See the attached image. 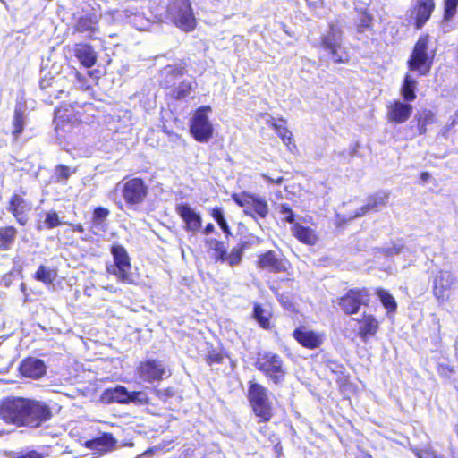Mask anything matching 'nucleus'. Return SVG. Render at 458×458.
I'll return each instance as SVG.
<instances>
[{
	"mask_svg": "<svg viewBox=\"0 0 458 458\" xmlns=\"http://www.w3.org/2000/svg\"><path fill=\"white\" fill-rule=\"evenodd\" d=\"M51 416L49 406L40 401L8 397L0 402V419L17 427L38 428Z\"/></svg>",
	"mask_w": 458,
	"mask_h": 458,
	"instance_id": "nucleus-1",
	"label": "nucleus"
},
{
	"mask_svg": "<svg viewBox=\"0 0 458 458\" xmlns=\"http://www.w3.org/2000/svg\"><path fill=\"white\" fill-rule=\"evenodd\" d=\"M111 254L114 258V264L106 266L107 273L114 275L121 283L136 284V278L131 273V260L126 250L121 245L113 244Z\"/></svg>",
	"mask_w": 458,
	"mask_h": 458,
	"instance_id": "nucleus-2",
	"label": "nucleus"
},
{
	"mask_svg": "<svg viewBox=\"0 0 458 458\" xmlns=\"http://www.w3.org/2000/svg\"><path fill=\"white\" fill-rule=\"evenodd\" d=\"M428 36L420 37L408 61L409 69L417 72L420 76L429 72L435 57V52L428 48Z\"/></svg>",
	"mask_w": 458,
	"mask_h": 458,
	"instance_id": "nucleus-3",
	"label": "nucleus"
},
{
	"mask_svg": "<svg viewBox=\"0 0 458 458\" xmlns=\"http://www.w3.org/2000/svg\"><path fill=\"white\" fill-rule=\"evenodd\" d=\"M321 46L335 63L344 64L349 61L350 55L343 46V31L339 25H330L328 32L321 38Z\"/></svg>",
	"mask_w": 458,
	"mask_h": 458,
	"instance_id": "nucleus-4",
	"label": "nucleus"
},
{
	"mask_svg": "<svg viewBox=\"0 0 458 458\" xmlns=\"http://www.w3.org/2000/svg\"><path fill=\"white\" fill-rule=\"evenodd\" d=\"M174 25L184 32L193 31L197 21L189 0H174L168 8Z\"/></svg>",
	"mask_w": 458,
	"mask_h": 458,
	"instance_id": "nucleus-5",
	"label": "nucleus"
},
{
	"mask_svg": "<svg viewBox=\"0 0 458 458\" xmlns=\"http://www.w3.org/2000/svg\"><path fill=\"white\" fill-rule=\"evenodd\" d=\"M257 369L262 371L275 384L284 381L285 369L281 357L271 352L259 353L256 360Z\"/></svg>",
	"mask_w": 458,
	"mask_h": 458,
	"instance_id": "nucleus-6",
	"label": "nucleus"
},
{
	"mask_svg": "<svg viewBox=\"0 0 458 458\" xmlns=\"http://www.w3.org/2000/svg\"><path fill=\"white\" fill-rule=\"evenodd\" d=\"M249 398L259 422L268 421L272 417V411L267 389L259 384L252 383L249 388Z\"/></svg>",
	"mask_w": 458,
	"mask_h": 458,
	"instance_id": "nucleus-7",
	"label": "nucleus"
},
{
	"mask_svg": "<svg viewBox=\"0 0 458 458\" xmlns=\"http://www.w3.org/2000/svg\"><path fill=\"white\" fill-rule=\"evenodd\" d=\"M171 375L170 369L161 360H147L140 362L136 369L137 377L145 383L160 381Z\"/></svg>",
	"mask_w": 458,
	"mask_h": 458,
	"instance_id": "nucleus-8",
	"label": "nucleus"
},
{
	"mask_svg": "<svg viewBox=\"0 0 458 458\" xmlns=\"http://www.w3.org/2000/svg\"><path fill=\"white\" fill-rule=\"evenodd\" d=\"M455 278L451 271L439 269L432 273V293L439 303L449 299Z\"/></svg>",
	"mask_w": 458,
	"mask_h": 458,
	"instance_id": "nucleus-9",
	"label": "nucleus"
},
{
	"mask_svg": "<svg viewBox=\"0 0 458 458\" xmlns=\"http://www.w3.org/2000/svg\"><path fill=\"white\" fill-rule=\"evenodd\" d=\"M210 111V106L199 107L192 117L191 132L198 141L207 142L212 137L213 127L207 115Z\"/></svg>",
	"mask_w": 458,
	"mask_h": 458,
	"instance_id": "nucleus-10",
	"label": "nucleus"
},
{
	"mask_svg": "<svg viewBox=\"0 0 458 458\" xmlns=\"http://www.w3.org/2000/svg\"><path fill=\"white\" fill-rule=\"evenodd\" d=\"M369 302V293L366 289H351L339 301L338 305L347 315L358 313L360 306H367Z\"/></svg>",
	"mask_w": 458,
	"mask_h": 458,
	"instance_id": "nucleus-11",
	"label": "nucleus"
},
{
	"mask_svg": "<svg viewBox=\"0 0 458 458\" xmlns=\"http://www.w3.org/2000/svg\"><path fill=\"white\" fill-rule=\"evenodd\" d=\"M232 198L235 203L243 208L246 215L253 218H256L255 215L260 218H265L268 214L267 203L261 198L249 194H233Z\"/></svg>",
	"mask_w": 458,
	"mask_h": 458,
	"instance_id": "nucleus-12",
	"label": "nucleus"
},
{
	"mask_svg": "<svg viewBox=\"0 0 458 458\" xmlns=\"http://www.w3.org/2000/svg\"><path fill=\"white\" fill-rule=\"evenodd\" d=\"M148 193V187L139 178L129 180L123 184V197L126 203L131 205L142 203Z\"/></svg>",
	"mask_w": 458,
	"mask_h": 458,
	"instance_id": "nucleus-13",
	"label": "nucleus"
},
{
	"mask_svg": "<svg viewBox=\"0 0 458 458\" xmlns=\"http://www.w3.org/2000/svg\"><path fill=\"white\" fill-rule=\"evenodd\" d=\"M386 118L389 122L403 123L411 116L413 106L410 102L400 99L391 101L386 106Z\"/></svg>",
	"mask_w": 458,
	"mask_h": 458,
	"instance_id": "nucleus-14",
	"label": "nucleus"
},
{
	"mask_svg": "<svg viewBox=\"0 0 458 458\" xmlns=\"http://www.w3.org/2000/svg\"><path fill=\"white\" fill-rule=\"evenodd\" d=\"M293 336L301 346L311 350L318 348L325 340L324 333L311 330L306 327L296 328Z\"/></svg>",
	"mask_w": 458,
	"mask_h": 458,
	"instance_id": "nucleus-15",
	"label": "nucleus"
},
{
	"mask_svg": "<svg viewBox=\"0 0 458 458\" xmlns=\"http://www.w3.org/2000/svg\"><path fill=\"white\" fill-rule=\"evenodd\" d=\"M176 212L185 223V229L192 234H196L201 228L202 218L199 213H197L188 204H179L176 206Z\"/></svg>",
	"mask_w": 458,
	"mask_h": 458,
	"instance_id": "nucleus-16",
	"label": "nucleus"
},
{
	"mask_svg": "<svg viewBox=\"0 0 458 458\" xmlns=\"http://www.w3.org/2000/svg\"><path fill=\"white\" fill-rule=\"evenodd\" d=\"M7 209L20 225H24L29 220L31 205L21 196L14 194L10 199Z\"/></svg>",
	"mask_w": 458,
	"mask_h": 458,
	"instance_id": "nucleus-17",
	"label": "nucleus"
},
{
	"mask_svg": "<svg viewBox=\"0 0 458 458\" xmlns=\"http://www.w3.org/2000/svg\"><path fill=\"white\" fill-rule=\"evenodd\" d=\"M358 323V336L367 342L369 337L377 335L379 329V322L372 314L363 313L360 318H353Z\"/></svg>",
	"mask_w": 458,
	"mask_h": 458,
	"instance_id": "nucleus-18",
	"label": "nucleus"
},
{
	"mask_svg": "<svg viewBox=\"0 0 458 458\" xmlns=\"http://www.w3.org/2000/svg\"><path fill=\"white\" fill-rule=\"evenodd\" d=\"M46 369L44 361L37 358H28L20 365L21 375L33 379H38L44 376Z\"/></svg>",
	"mask_w": 458,
	"mask_h": 458,
	"instance_id": "nucleus-19",
	"label": "nucleus"
},
{
	"mask_svg": "<svg viewBox=\"0 0 458 458\" xmlns=\"http://www.w3.org/2000/svg\"><path fill=\"white\" fill-rule=\"evenodd\" d=\"M258 266L260 268L267 269L275 273L285 271L286 269L284 261L279 259L272 250L259 256Z\"/></svg>",
	"mask_w": 458,
	"mask_h": 458,
	"instance_id": "nucleus-20",
	"label": "nucleus"
},
{
	"mask_svg": "<svg viewBox=\"0 0 458 458\" xmlns=\"http://www.w3.org/2000/svg\"><path fill=\"white\" fill-rule=\"evenodd\" d=\"M389 195L387 192H377L375 195L369 197L368 199L367 204L360 208L353 216H350V218L352 219L355 217L361 216L370 210H375L381 207H384L386 204Z\"/></svg>",
	"mask_w": 458,
	"mask_h": 458,
	"instance_id": "nucleus-21",
	"label": "nucleus"
},
{
	"mask_svg": "<svg viewBox=\"0 0 458 458\" xmlns=\"http://www.w3.org/2000/svg\"><path fill=\"white\" fill-rule=\"evenodd\" d=\"M73 51L75 56L83 66L90 68L96 64L97 54L91 46L88 44H77Z\"/></svg>",
	"mask_w": 458,
	"mask_h": 458,
	"instance_id": "nucleus-22",
	"label": "nucleus"
},
{
	"mask_svg": "<svg viewBox=\"0 0 458 458\" xmlns=\"http://www.w3.org/2000/svg\"><path fill=\"white\" fill-rule=\"evenodd\" d=\"M129 391L123 386H118L114 388L106 389L102 394V401L104 403H118L126 404L128 403Z\"/></svg>",
	"mask_w": 458,
	"mask_h": 458,
	"instance_id": "nucleus-23",
	"label": "nucleus"
},
{
	"mask_svg": "<svg viewBox=\"0 0 458 458\" xmlns=\"http://www.w3.org/2000/svg\"><path fill=\"white\" fill-rule=\"evenodd\" d=\"M435 7L433 0H419L416 9V27L420 29L430 18Z\"/></svg>",
	"mask_w": 458,
	"mask_h": 458,
	"instance_id": "nucleus-24",
	"label": "nucleus"
},
{
	"mask_svg": "<svg viewBox=\"0 0 458 458\" xmlns=\"http://www.w3.org/2000/svg\"><path fill=\"white\" fill-rule=\"evenodd\" d=\"M292 231L294 236L302 243L307 245H314L318 241V236L314 230L310 227L303 226L300 224L293 225Z\"/></svg>",
	"mask_w": 458,
	"mask_h": 458,
	"instance_id": "nucleus-25",
	"label": "nucleus"
},
{
	"mask_svg": "<svg viewBox=\"0 0 458 458\" xmlns=\"http://www.w3.org/2000/svg\"><path fill=\"white\" fill-rule=\"evenodd\" d=\"M418 82L411 74H406L400 89V94L405 102H412L416 99V89Z\"/></svg>",
	"mask_w": 458,
	"mask_h": 458,
	"instance_id": "nucleus-26",
	"label": "nucleus"
},
{
	"mask_svg": "<svg viewBox=\"0 0 458 458\" xmlns=\"http://www.w3.org/2000/svg\"><path fill=\"white\" fill-rule=\"evenodd\" d=\"M109 214L110 211L106 208L98 207L94 209L91 224L95 233L106 232L107 225L106 218Z\"/></svg>",
	"mask_w": 458,
	"mask_h": 458,
	"instance_id": "nucleus-27",
	"label": "nucleus"
},
{
	"mask_svg": "<svg viewBox=\"0 0 458 458\" xmlns=\"http://www.w3.org/2000/svg\"><path fill=\"white\" fill-rule=\"evenodd\" d=\"M417 249L415 244L395 243L393 248L389 249V255H402L406 260L412 262L416 257Z\"/></svg>",
	"mask_w": 458,
	"mask_h": 458,
	"instance_id": "nucleus-28",
	"label": "nucleus"
},
{
	"mask_svg": "<svg viewBox=\"0 0 458 458\" xmlns=\"http://www.w3.org/2000/svg\"><path fill=\"white\" fill-rule=\"evenodd\" d=\"M76 30L81 33H94L98 30V20L96 16H81L76 23Z\"/></svg>",
	"mask_w": 458,
	"mask_h": 458,
	"instance_id": "nucleus-29",
	"label": "nucleus"
},
{
	"mask_svg": "<svg viewBox=\"0 0 458 458\" xmlns=\"http://www.w3.org/2000/svg\"><path fill=\"white\" fill-rule=\"evenodd\" d=\"M115 442V439L111 434H103L100 437L89 442L88 446L100 452H105L113 447Z\"/></svg>",
	"mask_w": 458,
	"mask_h": 458,
	"instance_id": "nucleus-30",
	"label": "nucleus"
},
{
	"mask_svg": "<svg viewBox=\"0 0 458 458\" xmlns=\"http://www.w3.org/2000/svg\"><path fill=\"white\" fill-rule=\"evenodd\" d=\"M16 233V229L13 226L0 228V249H9L14 242Z\"/></svg>",
	"mask_w": 458,
	"mask_h": 458,
	"instance_id": "nucleus-31",
	"label": "nucleus"
},
{
	"mask_svg": "<svg viewBox=\"0 0 458 458\" xmlns=\"http://www.w3.org/2000/svg\"><path fill=\"white\" fill-rule=\"evenodd\" d=\"M377 294L383 306L387 310L388 314L395 311L397 307L396 301L387 291L384 289H377Z\"/></svg>",
	"mask_w": 458,
	"mask_h": 458,
	"instance_id": "nucleus-32",
	"label": "nucleus"
},
{
	"mask_svg": "<svg viewBox=\"0 0 458 458\" xmlns=\"http://www.w3.org/2000/svg\"><path fill=\"white\" fill-rule=\"evenodd\" d=\"M271 313L269 310L263 309L260 305L255 304L253 309V318L263 327H269V318Z\"/></svg>",
	"mask_w": 458,
	"mask_h": 458,
	"instance_id": "nucleus-33",
	"label": "nucleus"
},
{
	"mask_svg": "<svg viewBox=\"0 0 458 458\" xmlns=\"http://www.w3.org/2000/svg\"><path fill=\"white\" fill-rule=\"evenodd\" d=\"M195 85L196 83L193 80H185L174 89L173 95L177 99L184 98L191 94Z\"/></svg>",
	"mask_w": 458,
	"mask_h": 458,
	"instance_id": "nucleus-34",
	"label": "nucleus"
},
{
	"mask_svg": "<svg viewBox=\"0 0 458 458\" xmlns=\"http://www.w3.org/2000/svg\"><path fill=\"white\" fill-rule=\"evenodd\" d=\"M56 277V272L53 269L47 268L45 266H39L35 273V279L44 284H52Z\"/></svg>",
	"mask_w": 458,
	"mask_h": 458,
	"instance_id": "nucleus-35",
	"label": "nucleus"
},
{
	"mask_svg": "<svg viewBox=\"0 0 458 458\" xmlns=\"http://www.w3.org/2000/svg\"><path fill=\"white\" fill-rule=\"evenodd\" d=\"M25 124V114L24 112L20 108H16L14 111L13 125V130L12 131L13 136L17 139L19 135L22 132Z\"/></svg>",
	"mask_w": 458,
	"mask_h": 458,
	"instance_id": "nucleus-36",
	"label": "nucleus"
},
{
	"mask_svg": "<svg viewBox=\"0 0 458 458\" xmlns=\"http://www.w3.org/2000/svg\"><path fill=\"white\" fill-rule=\"evenodd\" d=\"M172 444V441H163L157 445H154L148 450H146L141 454L138 455L135 458H151L156 454H163L167 452L170 448L169 445Z\"/></svg>",
	"mask_w": 458,
	"mask_h": 458,
	"instance_id": "nucleus-37",
	"label": "nucleus"
},
{
	"mask_svg": "<svg viewBox=\"0 0 458 458\" xmlns=\"http://www.w3.org/2000/svg\"><path fill=\"white\" fill-rule=\"evenodd\" d=\"M62 78L54 79V78H44L40 81V88L42 89H52V91L49 92V95L53 93L63 94L64 91L63 89H59V84ZM55 98H60L59 95H56Z\"/></svg>",
	"mask_w": 458,
	"mask_h": 458,
	"instance_id": "nucleus-38",
	"label": "nucleus"
},
{
	"mask_svg": "<svg viewBox=\"0 0 458 458\" xmlns=\"http://www.w3.org/2000/svg\"><path fill=\"white\" fill-rule=\"evenodd\" d=\"M243 249L244 244L242 243L239 248H233L230 253L225 251V257L222 258L221 261L227 262L230 266L238 265L241 262Z\"/></svg>",
	"mask_w": 458,
	"mask_h": 458,
	"instance_id": "nucleus-39",
	"label": "nucleus"
},
{
	"mask_svg": "<svg viewBox=\"0 0 458 458\" xmlns=\"http://www.w3.org/2000/svg\"><path fill=\"white\" fill-rule=\"evenodd\" d=\"M411 449L417 458H444L443 455L437 454L429 445L423 447L412 446Z\"/></svg>",
	"mask_w": 458,
	"mask_h": 458,
	"instance_id": "nucleus-40",
	"label": "nucleus"
},
{
	"mask_svg": "<svg viewBox=\"0 0 458 458\" xmlns=\"http://www.w3.org/2000/svg\"><path fill=\"white\" fill-rule=\"evenodd\" d=\"M211 216L216 221V223L222 229L223 233L226 236L231 235V231H230L229 225L224 216V213H223L222 209L219 208H213L212 212H211Z\"/></svg>",
	"mask_w": 458,
	"mask_h": 458,
	"instance_id": "nucleus-41",
	"label": "nucleus"
},
{
	"mask_svg": "<svg viewBox=\"0 0 458 458\" xmlns=\"http://www.w3.org/2000/svg\"><path fill=\"white\" fill-rule=\"evenodd\" d=\"M206 244L215 251L216 260L221 261L222 258L225 257L226 249L224 247L222 242H219L216 239H208L206 241Z\"/></svg>",
	"mask_w": 458,
	"mask_h": 458,
	"instance_id": "nucleus-42",
	"label": "nucleus"
},
{
	"mask_svg": "<svg viewBox=\"0 0 458 458\" xmlns=\"http://www.w3.org/2000/svg\"><path fill=\"white\" fill-rule=\"evenodd\" d=\"M285 122L280 120V123H273V127L276 129L277 135L282 139L283 142L287 146L291 143L292 133L285 128Z\"/></svg>",
	"mask_w": 458,
	"mask_h": 458,
	"instance_id": "nucleus-43",
	"label": "nucleus"
},
{
	"mask_svg": "<svg viewBox=\"0 0 458 458\" xmlns=\"http://www.w3.org/2000/svg\"><path fill=\"white\" fill-rule=\"evenodd\" d=\"M372 18L368 13H361L357 21V31L363 33L371 28Z\"/></svg>",
	"mask_w": 458,
	"mask_h": 458,
	"instance_id": "nucleus-44",
	"label": "nucleus"
},
{
	"mask_svg": "<svg viewBox=\"0 0 458 458\" xmlns=\"http://www.w3.org/2000/svg\"><path fill=\"white\" fill-rule=\"evenodd\" d=\"M148 395L143 391L129 392L128 403H132L142 405L148 403Z\"/></svg>",
	"mask_w": 458,
	"mask_h": 458,
	"instance_id": "nucleus-45",
	"label": "nucleus"
},
{
	"mask_svg": "<svg viewBox=\"0 0 458 458\" xmlns=\"http://www.w3.org/2000/svg\"><path fill=\"white\" fill-rule=\"evenodd\" d=\"M61 225L58 214L55 211H49L46 214L44 225L47 229H53Z\"/></svg>",
	"mask_w": 458,
	"mask_h": 458,
	"instance_id": "nucleus-46",
	"label": "nucleus"
},
{
	"mask_svg": "<svg viewBox=\"0 0 458 458\" xmlns=\"http://www.w3.org/2000/svg\"><path fill=\"white\" fill-rule=\"evenodd\" d=\"M458 6V0L445 1V15L444 20L448 21L454 16Z\"/></svg>",
	"mask_w": 458,
	"mask_h": 458,
	"instance_id": "nucleus-47",
	"label": "nucleus"
},
{
	"mask_svg": "<svg viewBox=\"0 0 458 458\" xmlns=\"http://www.w3.org/2000/svg\"><path fill=\"white\" fill-rule=\"evenodd\" d=\"M64 114H63V111L61 109L56 110L55 115V131L56 132L61 135V132H64L67 130L65 129L66 126H70L69 124L64 123Z\"/></svg>",
	"mask_w": 458,
	"mask_h": 458,
	"instance_id": "nucleus-48",
	"label": "nucleus"
},
{
	"mask_svg": "<svg viewBox=\"0 0 458 458\" xmlns=\"http://www.w3.org/2000/svg\"><path fill=\"white\" fill-rule=\"evenodd\" d=\"M417 119L419 123L429 125L435 123V114L432 111L425 109L418 114Z\"/></svg>",
	"mask_w": 458,
	"mask_h": 458,
	"instance_id": "nucleus-49",
	"label": "nucleus"
},
{
	"mask_svg": "<svg viewBox=\"0 0 458 458\" xmlns=\"http://www.w3.org/2000/svg\"><path fill=\"white\" fill-rule=\"evenodd\" d=\"M69 75L77 81L78 87L82 89H88L89 85L87 83L86 78L81 74L77 70H71Z\"/></svg>",
	"mask_w": 458,
	"mask_h": 458,
	"instance_id": "nucleus-50",
	"label": "nucleus"
},
{
	"mask_svg": "<svg viewBox=\"0 0 458 458\" xmlns=\"http://www.w3.org/2000/svg\"><path fill=\"white\" fill-rule=\"evenodd\" d=\"M279 212L283 216V219L288 223H293L294 220V214L292 209L285 204L279 207Z\"/></svg>",
	"mask_w": 458,
	"mask_h": 458,
	"instance_id": "nucleus-51",
	"label": "nucleus"
},
{
	"mask_svg": "<svg viewBox=\"0 0 458 458\" xmlns=\"http://www.w3.org/2000/svg\"><path fill=\"white\" fill-rule=\"evenodd\" d=\"M206 361L209 366L213 364H219L223 361V355L219 352L213 351L208 353V355L206 358Z\"/></svg>",
	"mask_w": 458,
	"mask_h": 458,
	"instance_id": "nucleus-52",
	"label": "nucleus"
},
{
	"mask_svg": "<svg viewBox=\"0 0 458 458\" xmlns=\"http://www.w3.org/2000/svg\"><path fill=\"white\" fill-rule=\"evenodd\" d=\"M163 73H165L167 76H170L173 78H177L179 76H182L183 73V69L181 67H174V66H168L165 68L163 71Z\"/></svg>",
	"mask_w": 458,
	"mask_h": 458,
	"instance_id": "nucleus-53",
	"label": "nucleus"
},
{
	"mask_svg": "<svg viewBox=\"0 0 458 458\" xmlns=\"http://www.w3.org/2000/svg\"><path fill=\"white\" fill-rule=\"evenodd\" d=\"M72 173L73 171L68 166L61 165L56 167V174L59 179L67 180Z\"/></svg>",
	"mask_w": 458,
	"mask_h": 458,
	"instance_id": "nucleus-54",
	"label": "nucleus"
},
{
	"mask_svg": "<svg viewBox=\"0 0 458 458\" xmlns=\"http://www.w3.org/2000/svg\"><path fill=\"white\" fill-rule=\"evenodd\" d=\"M262 177L266 181H267L268 182L275 183V184H277V185H280L284 182V178L282 176H279V177H276V178H272V177L263 174Z\"/></svg>",
	"mask_w": 458,
	"mask_h": 458,
	"instance_id": "nucleus-55",
	"label": "nucleus"
},
{
	"mask_svg": "<svg viewBox=\"0 0 458 458\" xmlns=\"http://www.w3.org/2000/svg\"><path fill=\"white\" fill-rule=\"evenodd\" d=\"M19 458H42V455L36 451H30L21 455Z\"/></svg>",
	"mask_w": 458,
	"mask_h": 458,
	"instance_id": "nucleus-56",
	"label": "nucleus"
},
{
	"mask_svg": "<svg viewBox=\"0 0 458 458\" xmlns=\"http://www.w3.org/2000/svg\"><path fill=\"white\" fill-rule=\"evenodd\" d=\"M215 231V226L213 224H208L202 231V233L205 235L211 234Z\"/></svg>",
	"mask_w": 458,
	"mask_h": 458,
	"instance_id": "nucleus-57",
	"label": "nucleus"
},
{
	"mask_svg": "<svg viewBox=\"0 0 458 458\" xmlns=\"http://www.w3.org/2000/svg\"><path fill=\"white\" fill-rule=\"evenodd\" d=\"M427 126L428 125L426 124L418 123V131L420 135L425 134L427 132Z\"/></svg>",
	"mask_w": 458,
	"mask_h": 458,
	"instance_id": "nucleus-58",
	"label": "nucleus"
},
{
	"mask_svg": "<svg viewBox=\"0 0 458 458\" xmlns=\"http://www.w3.org/2000/svg\"><path fill=\"white\" fill-rule=\"evenodd\" d=\"M73 231H76V232H79V233H83L84 232V228L83 226L81 225V224H77L73 226Z\"/></svg>",
	"mask_w": 458,
	"mask_h": 458,
	"instance_id": "nucleus-59",
	"label": "nucleus"
},
{
	"mask_svg": "<svg viewBox=\"0 0 458 458\" xmlns=\"http://www.w3.org/2000/svg\"><path fill=\"white\" fill-rule=\"evenodd\" d=\"M267 123L273 127V123H280V121L276 122L275 118L269 117Z\"/></svg>",
	"mask_w": 458,
	"mask_h": 458,
	"instance_id": "nucleus-60",
	"label": "nucleus"
},
{
	"mask_svg": "<svg viewBox=\"0 0 458 458\" xmlns=\"http://www.w3.org/2000/svg\"><path fill=\"white\" fill-rule=\"evenodd\" d=\"M267 426H265V425H264V426H261V427L259 428V431H260L263 435H267Z\"/></svg>",
	"mask_w": 458,
	"mask_h": 458,
	"instance_id": "nucleus-61",
	"label": "nucleus"
},
{
	"mask_svg": "<svg viewBox=\"0 0 458 458\" xmlns=\"http://www.w3.org/2000/svg\"><path fill=\"white\" fill-rule=\"evenodd\" d=\"M455 124V121H453L450 126H454Z\"/></svg>",
	"mask_w": 458,
	"mask_h": 458,
	"instance_id": "nucleus-62",
	"label": "nucleus"
},
{
	"mask_svg": "<svg viewBox=\"0 0 458 458\" xmlns=\"http://www.w3.org/2000/svg\"><path fill=\"white\" fill-rule=\"evenodd\" d=\"M364 458H372V457L369 455V456H366V457H364Z\"/></svg>",
	"mask_w": 458,
	"mask_h": 458,
	"instance_id": "nucleus-63",
	"label": "nucleus"
}]
</instances>
